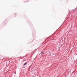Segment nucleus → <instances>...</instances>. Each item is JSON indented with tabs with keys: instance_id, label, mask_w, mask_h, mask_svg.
Here are the masks:
<instances>
[{
	"instance_id": "obj_1",
	"label": "nucleus",
	"mask_w": 77,
	"mask_h": 77,
	"mask_svg": "<svg viewBox=\"0 0 77 77\" xmlns=\"http://www.w3.org/2000/svg\"><path fill=\"white\" fill-rule=\"evenodd\" d=\"M44 54H45V53H44V52L42 51L41 53L40 54V55H44Z\"/></svg>"
},
{
	"instance_id": "obj_2",
	"label": "nucleus",
	"mask_w": 77,
	"mask_h": 77,
	"mask_svg": "<svg viewBox=\"0 0 77 77\" xmlns=\"http://www.w3.org/2000/svg\"><path fill=\"white\" fill-rule=\"evenodd\" d=\"M27 62L23 64L24 66V65H26V64H27Z\"/></svg>"
},
{
	"instance_id": "obj_3",
	"label": "nucleus",
	"mask_w": 77,
	"mask_h": 77,
	"mask_svg": "<svg viewBox=\"0 0 77 77\" xmlns=\"http://www.w3.org/2000/svg\"><path fill=\"white\" fill-rule=\"evenodd\" d=\"M19 58H21V57H19Z\"/></svg>"
},
{
	"instance_id": "obj_4",
	"label": "nucleus",
	"mask_w": 77,
	"mask_h": 77,
	"mask_svg": "<svg viewBox=\"0 0 77 77\" xmlns=\"http://www.w3.org/2000/svg\"><path fill=\"white\" fill-rule=\"evenodd\" d=\"M67 76V75H65V77H66Z\"/></svg>"
},
{
	"instance_id": "obj_5",
	"label": "nucleus",
	"mask_w": 77,
	"mask_h": 77,
	"mask_svg": "<svg viewBox=\"0 0 77 77\" xmlns=\"http://www.w3.org/2000/svg\"><path fill=\"white\" fill-rule=\"evenodd\" d=\"M53 54V55H54V54Z\"/></svg>"
},
{
	"instance_id": "obj_6",
	"label": "nucleus",
	"mask_w": 77,
	"mask_h": 77,
	"mask_svg": "<svg viewBox=\"0 0 77 77\" xmlns=\"http://www.w3.org/2000/svg\"><path fill=\"white\" fill-rule=\"evenodd\" d=\"M15 16H16H16H17V15H15Z\"/></svg>"
},
{
	"instance_id": "obj_7",
	"label": "nucleus",
	"mask_w": 77,
	"mask_h": 77,
	"mask_svg": "<svg viewBox=\"0 0 77 77\" xmlns=\"http://www.w3.org/2000/svg\"><path fill=\"white\" fill-rule=\"evenodd\" d=\"M37 50V49H36L35 50Z\"/></svg>"
},
{
	"instance_id": "obj_8",
	"label": "nucleus",
	"mask_w": 77,
	"mask_h": 77,
	"mask_svg": "<svg viewBox=\"0 0 77 77\" xmlns=\"http://www.w3.org/2000/svg\"><path fill=\"white\" fill-rule=\"evenodd\" d=\"M14 74H16V73H14Z\"/></svg>"
},
{
	"instance_id": "obj_9",
	"label": "nucleus",
	"mask_w": 77,
	"mask_h": 77,
	"mask_svg": "<svg viewBox=\"0 0 77 77\" xmlns=\"http://www.w3.org/2000/svg\"><path fill=\"white\" fill-rule=\"evenodd\" d=\"M32 64H31V65L30 66H32Z\"/></svg>"
},
{
	"instance_id": "obj_10",
	"label": "nucleus",
	"mask_w": 77,
	"mask_h": 77,
	"mask_svg": "<svg viewBox=\"0 0 77 77\" xmlns=\"http://www.w3.org/2000/svg\"><path fill=\"white\" fill-rule=\"evenodd\" d=\"M32 64H31V65L30 66H32Z\"/></svg>"
},
{
	"instance_id": "obj_11",
	"label": "nucleus",
	"mask_w": 77,
	"mask_h": 77,
	"mask_svg": "<svg viewBox=\"0 0 77 77\" xmlns=\"http://www.w3.org/2000/svg\"><path fill=\"white\" fill-rule=\"evenodd\" d=\"M32 64H31V65L30 66H32Z\"/></svg>"
},
{
	"instance_id": "obj_12",
	"label": "nucleus",
	"mask_w": 77,
	"mask_h": 77,
	"mask_svg": "<svg viewBox=\"0 0 77 77\" xmlns=\"http://www.w3.org/2000/svg\"><path fill=\"white\" fill-rule=\"evenodd\" d=\"M38 48H37V49H38Z\"/></svg>"
},
{
	"instance_id": "obj_13",
	"label": "nucleus",
	"mask_w": 77,
	"mask_h": 77,
	"mask_svg": "<svg viewBox=\"0 0 77 77\" xmlns=\"http://www.w3.org/2000/svg\"><path fill=\"white\" fill-rule=\"evenodd\" d=\"M39 47H38V48H39Z\"/></svg>"
}]
</instances>
